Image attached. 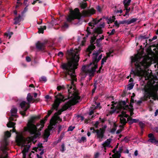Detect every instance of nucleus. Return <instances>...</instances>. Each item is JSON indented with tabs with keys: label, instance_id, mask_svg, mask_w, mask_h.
Here are the masks:
<instances>
[{
	"label": "nucleus",
	"instance_id": "nucleus-56",
	"mask_svg": "<svg viewBox=\"0 0 158 158\" xmlns=\"http://www.w3.org/2000/svg\"><path fill=\"white\" fill-rule=\"evenodd\" d=\"M62 88L61 86H58L57 87V89L58 90H60Z\"/></svg>",
	"mask_w": 158,
	"mask_h": 158
},
{
	"label": "nucleus",
	"instance_id": "nucleus-2",
	"mask_svg": "<svg viewBox=\"0 0 158 158\" xmlns=\"http://www.w3.org/2000/svg\"><path fill=\"white\" fill-rule=\"evenodd\" d=\"M79 51H69L68 53L70 59L67 63L63 64L62 66L65 73V77L68 80H71V85H68L67 88L69 93L68 98L69 102L64 105L61 110H59L55 114L57 116L60 114L63 111L66 110L71 106L75 105L80 99L78 94L74 89V82L76 81L77 78L75 74V70L77 68L79 59L78 52Z\"/></svg>",
	"mask_w": 158,
	"mask_h": 158
},
{
	"label": "nucleus",
	"instance_id": "nucleus-54",
	"mask_svg": "<svg viewBox=\"0 0 158 158\" xmlns=\"http://www.w3.org/2000/svg\"><path fill=\"white\" fill-rule=\"evenodd\" d=\"M138 151H135L134 152V155L135 156H137L138 155Z\"/></svg>",
	"mask_w": 158,
	"mask_h": 158
},
{
	"label": "nucleus",
	"instance_id": "nucleus-9",
	"mask_svg": "<svg viewBox=\"0 0 158 158\" xmlns=\"http://www.w3.org/2000/svg\"><path fill=\"white\" fill-rule=\"evenodd\" d=\"M55 97L56 99L55 100L54 103L52 105V109L48 111V116H49L52 113L54 109H57L58 106L60 103L61 101H65L66 98L64 99V97L60 94H59L58 95L56 96Z\"/></svg>",
	"mask_w": 158,
	"mask_h": 158
},
{
	"label": "nucleus",
	"instance_id": "nucleus-11",
	"mask_svg": "<svg viewBox=\"0 0 158 158\" xmlns=\"http://www.w3.org/2000/svg\"><path fill=\"white\" fill-rule=\"evenodd\" d=\"M11 134L8 131H6L5 134V139H4V143L3 145L2 146L1 148V150L3 152V153L6 155L5 157L3 158H6L7 154H6V151L8 150V148L6 146L8 145V143L6 139V138L9 137L10 136Z\"/></svg>",
	"mask_w": 158,
	"mask_h": 158
},
{
	"label": "nucleus",
	"instance_id": "nucleus-33",
	"mask_svg": "<svg viewBox=\"0 0 158 158\" xmlns=\"http://www.w3.org/2000/svg\"><path fill=\"white\" fill-rule=\"evenodd\" d=\"M123 11L122 10H115L114 11V13L116 14L119 13L121 14L123 13Z\"/></svg>",
	"mask_w": 158,
	"mask_h": 158
},
{
	"label": "nucleus",
	"instance_id": "nucleus-4",
	"mask_svg": "<svg viewBox=\"0 0 158 158\" xmlns=\"http://www.w3.org/2000/svg\"><path fill=\"white\" fill-rule=\"evenodd\" d=\"M134 100L132 98L129 106L128 104L127 105L125 101H121L118 103L116 102L114 104H112L110 113L111 114L115 111L117 113L120 112V114L118 115V118L121 123L123 124H125L127 121L130 124L137 123L138 121V119H132L128 117V114H126L127 112H129L131 116L133 114L132 106V104Z\"/></svg>",
	"mask_w": 158,
	"mask_h": 158
},
{
	"label": "nucleus",
	"instance_id": "nucleus-62",
	"mask_svg": "<svg viewBox=\"0 0 158 158\" xmlns=\"http://www.w3.org/2000/svg\"><path fill=\"white\" fill-rule=\"evenodd\" d=\"M49 98H50V97L48 95H46L45 97V98H46V99H49Z\"/></svg>",
	"mask_w": 158,
	"mask_h": 158
},
{
	"label": "nucleus",
	"instance_id": "nucleus-35",
	"mask_svg": "<svg viewBox=\"0 0 158 158\" xmlns=\"http://www.w3.org/2000/svg\"><path fill=\"white\" fill-rule=\"evenodd\" d=\"M113 52V51H110L109 52L107 53V56L106 57H110V56H112L113 55H111V54Z\"/></svg>",
	"mask_w": 158,
	"mask_h": 158
},
{
	"label": "nucleus",
	"instance_id": "nucleus-14",
	"mask_svg": "<svg viewBox=\"0 0 158 158\" xmlns=\"http://www.w3.org/2000/svg\"><path fill=\"white\" fill-rule=\"evenodd\" d=\"M148 137L150 139L148 141L152 143L156 144L158 143V140H157L154 135L152 133H150L148 135Z\"/></svg>",
	"mask_w": 158,
	"mask_h": 158
},
{
	"label": "nucleus",
	"instance_id": "nucleus-6",
	"mask_svg": "<svg viewBox=\"0 0 158 158\" xmlns=\"http://www.w3.org/2000/svg\"><path fill=\"white\" fill-rule=\"evenodd\" d=\"M104 25V23H103L100 25V27H98L95 29V33L94 35V37L91 38V45L87 49V51L89 52L88 56H89V54L95 48V46L94 45L95 40L97 39L96 42L98 43L99 40H102L104 39V36L102 35V37L97 39V37H98V36L97 34H99L102 33V31L101 28L103 27Z\"/></svg>",
	"mask_w": 158,
	"mask_h": 158
},
{
	"label": "nucleus",
	"instance_id": "nucleus-20",
	"mask_svg": "<svg viewBox=\"0 0 158 158\" xmlns=\"http://www.w3.org/2000/svg\"><path fill=\"white\" fill-rule=\"evenodd\" d=\"M111 139H107L105 142L102 145L103 147H110V144L111 142Z\"/></svg>",
	"mask_w": 158,
	"mask_h": 158
},
{
	"label": "nucleus",
	"instance_id": "nucleus-50",
	"mask_svg": "<svg viewBox=\"0 0 158 158\" xmlns=\"http://www.w3.org/2000/svg\"><path fill=\"white\" fill-rule=\"evenodd\" d=\"M86 138L85 137H82L81 139V141H86Z\"/></svg>",
	"mask_w": 158,
	"mask_h": 158
},
{
	"label": "nucleus",
	"instance_id": "nucleus-12",
	"mask_svg": "<svg viewBox=\"0 0 158 158\" xmlns=\"http://www.w3.org/2000/svg\"><path fill=\"white\" fill-rule=\"evenodd\" d=\"M20 106L23 110L20 111V113L23 116H24L25 114V112L30 107V104L25 101H23L20 104Z\"/></svg>",
	"mask_w": 158,
	"mask_h": 158
},
{
	"label": "nucleus",
	"instance_id": "nucleus-8",
	"mask_svg": "<svg viewBox=\"0 0 158 158\" xmlns=\"http://www.w3.org/2000/svg\"><path fill=\"white\" fill-rule=\"evenodd\" d=\"M17 108L15 107H12L10 110V113L9 115H10V117L9 118V119L10 120L7 124V126L8 127H13V129L12 130V131L13 132H15V128L13 127L15 124L13 122H12L10 121L15 120V119L16 118L18 117L17 115Z\"/></svg>",
	"mask_w": 158,
	"mask_h": 158
},
{
	"label": "nucleus",
	"instance_id": "nucleus-40",
	"mask_svg": "<svg viewBox=\"0 0 158 158\" xmlns=\"http://www.w3.org/2000/svg\"><path fill=\"white\" fill-rule=\"evenodd\" d=\"M61 151L62 152H63L65 150V147L64 145V144H62L61 145Z\"/></svg>",
	"mask_w": 158,
	"mask_h": 158
},
{
	"label": "nucleus",
	"instance_id": "nucleus-39",
	"mask_svg": "<svg viewBox=\"0 0 158 158\" xmlns=\"http://www.w3.org/2000/svg\"><path fill=\"white\" fill-rule=\"evenodd\" d=\"M118 143L117 144V145H116V146L115 147V148L112 151L114 153V154L116 153L115 152L116 151V150H117V148L118 147Z\"/></svg>",
	"mask_w": 158,
	"mask_h": 158
},
{
	"label": "nucleus",
	"instance_id": "nucleus-24",
	"mask_svg": "<svg viewBox=\"0 0 158 158\" xmlns=\"http://www.w3.org/2000/svg\"><path fill=\"white\" fill-rule=\"evenodd\" d=\"M13 34V33L12 32H8L5 33L4 34V36L6 38L8 37V38L9 39L10 38Z\"/></svg>",
	"mask_w": 158,
	"mask_h": 158
},
{
	"label": "nucleus",
	"instance_id": "nucleus-52",
	"mask_svg": "<svg viewBox=\"0 0 158 158\" xmlns=\"http://www.w3.org/2000/svg\"><path fill=\"white\" fill-rule=\"evenodd\" d=\"M17 5L16 6L15 8H16L19 6V5H21V3L20 2H17Z\"/></svg>",
	"mask_w": 158,
	"mask_h": 158
},
{
	"label": "nucleus",
	"instance_id": "nucleus-60",
	"mask_svg": "<svg viewBox=\"0 0 158 158\" xmlns=\"http://www.w3.org/2000/svg\"><path fill=\"white\" fill-rule=\"evenodd\" d=\"M155 131L157 132H158V127H156L155 128Z\"/></svg>",
	"mask_w": 158,
	"mask_h": 158
},
{
	"label": "nucleus",
	"instance_id": "nucleus-26",
	"mask_svg": "<svg viewBox=\"0 0 158 158\" xmlns=\"http://www.w3.org/2000/svg\"><path fill=\"white\" fill-rule=\"evenodd\" d=\"M46 28V26H44L43 27H41L39 29V31L38 32L39 33H44V30H45Z\"/></svg>",
	"mask_w": 158,
	"mask_h": 158
},
{
	"label": "nucleus",
	"instance_id": "nucleus-44",
	"mask_svg": "<svg viewBox=\"0 0 158 158\" xmlns=\"http://www.w3.org/2000/svg\"><path fill=\"white\" fill-rule=\"evenodd\" d=\"M99 156V154L98 152L94 154V158H98Z\"/></svg>",
	"mask_w": 158,
	"mask_h": 158
},
{
	"label": "nucleus",
	"instance_id": "nucleus-38",
	"mask_svg": "<svg viewBox=\"0 0 158 158\" xmlns=\"http://www.w3.org/2000/svg\"><path fill=\"white\" fill-rule=\"evenodd\" d=\"M37 1H38L39 3H42V2L40 1V0H35L33 1V2L32 3V4L33 5L35 4Z\"/></svg>",
	"mask_w": 158,
	"mask_h": 158
},
{
	"label": "nucleus",
	"instance_id": "nucleus-36",
	"mask_svg": "<svg viewBox=\"0 0 158 158\" xmlns=\"http://www.w3.org/2000/svg\"><path fill=\"white\" fill-rule=\"evenodd\" d=\"M68 27V24H67L66 23H65L64 24V25L62 26V29L64 30L65 28H67Z\"/></svg>",
	"mask_w": 158,
	"mask_h": 158
},
{
	"label": "nucleus",
	"instance_id": "nucleus-57",
	"mask_svg": "<svg viewBox=\"0 0 158 158\" xmlns=\"http://www.w3.org/2000/svg\"><path fill=\"white\" fill-rule=\"evenodd\" d=\"M158 113V110H156V112L155 113V116H156Z\"/></svg>",
	"mask_w": 158,
	"mask_h": 158
},
{
	"label": "nucleus",
	"instance_id": "nucleus-15",
	"mask_svg": "<svg viewBox=\"0 0 158 158\" xmlns=\"http://www.w3.org/2000/svg\"><path fill=\"white\" fill-rule=\"evenodd\" d=\"M96 132L99 141H102V139L103 137V134L104 133V130L100 129L99 130H96Z\"/></svg>",
	"mask_w": 158,
	"mask_h": 158
},
{
	"label": "nucleus",
	"instance_id": "nucleus-25",
	"mask_svg": "<svg viewBox=\"0 0 158 158\" xmlns=\"http://www.w3.org/2000/svg\"><path fill=\"white\" fill-rule=\"evenodd\" d=\"M107 57H104L102 59V63H101L102 66L100 67V68H99V70L98 71V72H100V69H101L102 65L103 64H104V63L106 62V60L107 59Z\"/></svg>",
	"mask_w": 158,
	"mask_h": 158
},
{
	"label": "nucleus",
	"instance_id": "nucleus-59",
	"mask_svg": "<svg viewBox=\"0 0 158 158\" xmlns=\"http://www.w3.org/2000/svg\"><path fill=\"white\" fill-rule=\"evenodd\" d=\"M93 113H94L93 111V110H92L91 111H90V112H89V115H91Z\"/></svg>",
	"mask_w": 158,
	"mask_h": 158
},
{
	"label": "nucleus",
	"instance_id": "nucleus-47",
	"mask_svg": "<svg viewBox=\"0 0 158 158\" xmlns=\"http://www.w3.org/2000/svg\"><path fill=\"white\" fill-rule=\"evenodd\" d=\"M98 124H99V122L98 121H97L95 122V123L94 124V125L96 128H97L98 127Z\"/></svg>",
	"mask_w": 158,
	"mask_h": 158
},
{
	"label": "nucleus",
	"instance_id": "nucleus-28",
	"mask_svg": "<svg viewBox=\"0 0 158 158\" xmlns=\"http://www.w3.org/2000/svg\"><path fill=\"white\" fill-rule=\"evenodd\" d=\"M131 0H124V6H128L131 2Z\"/></svg>",
	"mask_w": 158,
	"mask_h": 158
},
{
	"label": "nucleus",
	"instance_id": "nucleus-48",
	"mask_svg": "<svg viewBox=\"0 0 158 158\" xmlns=\"http://www.w3.org/2000/svg\"><path fill=\"white\" fill-rule=\"evenodd\" d=\"M94 88L92 90V93H93L94 92L96 88V84H94Z\"/></svg>",
	"mask_w": 158,
	"mask_h": 158
},
{
	"label": "nucleus",
	"instance_id": "nucleus-43",
	"mask_svg": "<svg viewBox=\"0 0 158 158\" xmlns=\"http://www.w3.org/2000/svg\"><path fill=\"white\" fill-rule=\"evenodd\" d=\"M86 31L87 32V36L88 37V35L90 34V32L89 31V27H87Z\"/></svg>",
	"mask_w": 158,
	"mask_h": 158
},
{
	"label": "nucleus",
	"instance_id": "nucleus-29",
	"mask_svg": "<svg viewBox=\"0 0 158 158\" xmlns=\"http://www.w3.org/2000/svg\"><path fill=\"white\" fill-rule=\"evenodd\" d=\"M100 104L99 103H96V102L95 103V104H94L92 105L93 106L92 107L93 109H95L98 108Z\"/></svg>",
	"mask_w": 158,
	"mask_h": 158
},
{
	"label": "nucleus",
	"instance_id": "nucleus-21",
	"mask_svg": "<svg viewBox=\"0 0 158 158\" xmlns=\"http://www.w3.org/2000/svg\"><path fill=\"white\" fill-rule=\"evenodd\" d=\"M27 98L28 101V103L29 104L31 102H33L34 101V99L32 98V97L31 95V94L30 93L28 94Z\"/></svg>",
	"mask_w": 158,
	"mask_h": 158
},
{
	"label": "nucleus",
	"instance_id": "nucleus-42",
	"mask_svg": "<svg viewBox=\"0 0 158 158\" xmlns=\"http://www.w3.org/2000/svg\"><path fill=\"white\" fill-rule=\"evenodd\" d=\"M139 124L140 126L142 128L144 126V124L142 122H139Z\"/></svg>",
	"mask_w": 158,
	"mask_h": 158
},
{
	"label": "nucleus",
	"instance_id": "nucleus-41",
	"mask_svg": "<svg viewBox=\"0 0 158 158\" xmlns=\"http://www.w3.org/2000/svg\"><path fill=\"white\" fill-rule=\"evenodd\" d=\"M74 128H75L74 127L70 126L69 128L68 131H72L73 130V129Z\"/></svg>",
	"mask_w": 158,
	"mask_h": 158
},
{
	"label": "nucleus",
	"instance_id": "nucleus-45",
	"mask_svg": "<svg viewBox=\"0 0 158 158\" xmlns=\"http://www.w3.org/2000/svg\"><path fill=\"white\" fill-rule=\"evenodd\" d=\"M114 24L115 26L118 28L119 25V23H118L117 21H116L114 22Z\"/></svg>",
	"mask_w": 158,
	"mask_h": 158
},
{
	"label": "nucleus",
	"instance_id": "nucleus-46",
	"mask_svg": "<svg viewBox=\"0 0 158 158\" xmlns=\"http://www.w3.org/2000/svg\"><path fill=\"white\" fill-rule=\"evenodd\" d=\"M26 60L27 62H29L31 61V59L29 56H27L26 57Z\"/></svg>",
	"mask_w": 158,
	"mask_h": 158
},
{
	"label": "nucleus",
	"instance_id": "nucleus-53",
	"mask_svg": "<svg viewBox=\"0 0 158 158\" xmlns=\"http://www.w3.org/2000/svg\"><path fill=\"white\" fill-rule=\"evenodd\" d=\"M63 53L62 52H60L58 54V56H63Z\"/></svg>",
	"mask_w": 158,
	"mask_h": 158
},
{
	"label": "nucleus",
	"instance_id": "nucleus-18",
	"mask_svg": "<svg viewBox=\"0 0 158 158\" xmlns=\"http://www.w3.org/2000/svg\"><path fill=\"white\" fill-rule=\"evenodd\" d=\"M136 20V19L133 18L131 19H128L127 20L123 21L122 23L123 24L125 23L128 24H129L135 22Z\"/></svg>",
	"mask_w": 158,
	"mask_h": 158
},
{
	"label": "nucleus",
	"instance_id": "nucleus-61",
	"mask_svg": "<svg viewBox=\"0 0 158 158\" xmlns=\"http://www.w3.org/2000/svg\"><path fill=\"white\" fill-rule=\"evenodd\" d=\"M37 93H34V97H35V98H36L37 96Z\"/></svg>",
	"mask_w": 158,
	"mask_h": 158
},
{
	"label": "nucleus",
	"instance_id": "nucleus-51",
	"mask_svg": "<svg viewBox=\"0 0 158 158\" xmlns=\"http://www.w3.org/2000/svg\"><path fill=\"white\" fill-rule=\"evenodd\" d=\"M133 88V85H129L128 86V89L129 90H131V89H132Z\"/></svg>",
	"mask_w": 158,
	"mask_h": 158
},
{
	"label": "nucleus",
	"instance_id": "nucleus-16",
	"mask_svg": "<svg viewBox=\"0 0 158 158\" xmlns=\"http://www.w3.org/2000/svg\"><path fill=\"white\" fill-rule=\"evenodd\" d=\"M123 150L122 147L119 148V150L118 152H116L113 155L112 157H110V158H120V153Z\"/></svg>",
	"mask_w": 158,
	"mask_h": 158
},
{
	"label": "nucleus",
	"instance_id": "nucleus-49",
	"mask_svg": "<svg viewBox=\"0 0 158 158\" xmlns=\"http://www.w3.org/2000/svg\"><path fill=\"white\" fill-rule=\"evenodd\" d=\"M97 10L99 12H101L102 10V9L99 6H98L97 7Z\"/></svg>",
	"mask_w": 158,
	"mask_h": 158
},
{
	"label": "nucleus",
	"instance_id": "nucleus-1",
	"mask_svg": "<svg viewBox=\"0 0 158 158\" xmlns=\"http://www.w3.org/2000/svg\"><path fill=\"white\" fill-rule=\"evenodd\" d=\"M142 57V54L138 53L134 57H131V63H135L136 69L135 71L132 70L131 74H133L144 78L145 80H149L143 88L145 92L144 97L137 102L139 105L143 101L146 100L150 98L153 100H158V94L157 93L158 90V82L155 84L156 80L153 76L151 70L148 69L152 62L156 63L158 65V53L154 56L148 55Z\"/></svg>",
	"mask_w": 158,
	"mask_h": 158
},
{
	"label": "nucleus",
	"instance_id": "nucleus-63",
	"mask_svg": "<svg viewBox=\"0 0 158 158\" xmlns=\"http://www.w3.org/2000/svg\"><path fill=\"white\" fill-rule=\"evenodd\" d=\"M79 117L81 118V120H83L84 119V118L82 116Z\"/></svg>",
	"mask_w": 158,
	"mask_h": 158
},
{
	"label": "nucleus",
	"instance_id": "nucleus-58",
	"mask_svg": "<svg viewBox=\"0 0 158 158\" xmlns=\"http://www.w3.org/2000/svg\"><path fill=\"white\" fill-rule=\"evenodd\" d=\"M27 10V7H25L24 10H23V13H25V12H26Z\"/></svg>",
	"mask_w": 158,
	"mask_h": 158
},
{
	"label": "nucleus",
	"instance_id": "nucleus-5",
	"mask_svg": "<svg viewBox=\"0 0 158 158\" xmlns=\"http://www.w3.org/2000/svg\"><path fill=\"white\" fill-rule=\"evenodd\" d=\"M101 51L99 50L95 51L93 54L92 62L89 65L84 66L82 68V72L81 74H88L90 76H93L97 67V63L101 60L102 57V55H100L98 56Z\"/></svg>",
	"mask_w": 158,
	"mask_h": 158
},
{
	"label": "nucleus",
	"instance_id": "nucleus-34",
	"mask_svg": "<svg viewBox=\"0 0 158 158\" xmlns=\"http://www.w3.org/2000/svg\"><path fill=\"white\" fill-rule=\"evenodd\" d=\"M33 149L35 151H40L41 150V147H35Z\"/></svg>",
	"mask_w": 158,
	"mask_h": 158
},
{
	"label": "nucleus",
	"instance_id": "nucleus-23",
	"mask_svg": "<svg viewBox=\"0 0 158 158\" xmlns=\"http://www.w3.org/2000/svg\"><path fill=\"white\" fill-rule=\"evenodd\" d=\"M20 18L21 17L19 15L18 17L15 18L14 19V24H16L19 23L21 21Z\"/></svg>",
	"mask_w": 158,
	"mask_h": 158
},
{
	"label": "nucleus",
	"instance_id": "nucleus-22",
	"mask_svg": "<svg viewBox=\"0 0 158 158\" xmlns=\"http://www.w3.org/2000/svg\"><path fill=\"white\" fill-rule=\"evenodd\" d=\"M125 10H126L125 14L123 15L124 16H125L126 15H127V17L129 16V12L130 10V8H128V6H125Z\"/></svg>",
	"mask_w": 158,
	"mask_h": 158
},
{
	"label": "nucleus",
	"instance_id": "nucleus-13",
	"mask_svg": "<svg viewBox=\"0 0 158 158\" xmlns=\"http://www.w3.org/2000/svg\"><path fill=\"white\" fill-rule=\"evenodd\" d=\"M95 13V10L91 9L87 10H84L82 12L83 15L85 16H88Z\"/></svg>",
	"mask_w": 158,
	"mask_h": 158
},
{
	"label": "nucleus",
	"instance_id": "nucleus-30",
	"mask_svg": "<svg viewBox=\"0 0 158 158\" xmlns=\"http://www.w3.org/2000/svg\"><path fill=\"white\" fill-rule=\"evenodd\" d=\"M115 19V16H113L111 18H110L109 22L108 23H109L114 22Z\"/></svg>",
	"mask_w": 158,
	"mask_h": 158
},
{
	"label": "nucleus",
	"instance_id": "nucleus-32",
	"mask_svg": "<svg viewBox=\"0 0 158 158\" xmlns=\"http://www.w3.org/2000/svg\"><path fill=\"white\" fill-rule=\"evenodd\" d=\"M40 81H46V78L44 77H42L40 79Z\"/></svg>",
	"mask_w": 158,
	"mask_h": 158
},
{
	"label": "nucleus",
	"instance_id": "nucleus-55",
	"mask_svg": "<svg viewBox=\"0 0 158 158\" xmlns=\"http://www.w3.org/2000/svg\"><path fill=\"white\" fill-rule=\"evenodd\" d=\"M90 130L91 131H92V132H95V130L94 129V128L93 127H91L90 128Z\"/></svg>",
	"mask_w": 158,
	"mask_h": 158
},
{
	"label": "nucleus",
	"instance_id": "nucleus-3",
	"mask_svg": "<svg viewBox=\"0 0 158 158\" xmlns=\"http://www.w3.org/2000/svg\"><path fill=\"white\" fill-rule=\"evenodd\" d=\"M39 118V116H34L31 118L28 121L27 126L25 127L24 131H28L31 134L33 135V136L29 137L27 138H24L22 134L17 133L16 141L18 145L21 146L23 154V158H26V153L27 152L30 148L31 144V142L33 141L34 138L40 135L39 131L38 132L37 129L40 131L44 127V120H42L39 124H38L36 126L35 125V122L36 119Z\"/></svg>",
	"mask_w": 158,
	"mask_h": 158
},
{
	"label": "nucleus",
	"instance_id": "nucleus-10",
	"mask_svg": "<svg viewBox=\"0 0 158 158\" xmlns=\"http://www.w3.org/2000/svg\"><path fill=\"white\" fill-rule=\"evenodd\" d=\"M81 15L79 12V10L76 8L74 11L71 10L70 15L67 18V20L69 22H71L75 19H79L80 18Z\"/></svg>",
	"mask_w": 158,
	"mask_h": 158
},
{
	"label": "nucleus",
	"instance_id": "nucleus-31",
	"mask_svg": "<svg viewBox=\"0 0 158 158\" xmlns=\"http://www.w3.org/2000/svg\"><path fill=\"white\" fill-rule=\"evenodd\" d=\"M116 127L117 125L115 123H114V127L112 129L111 131V132H114L116 130Z\"/></svg>",
	"mask_w": 158,
	"mask_h": 158
},
{
	"label": "nucleus",
	"instance_id": "nucleus-64",
	"mask_svg": "<svg viewBox=\"0 0 158 158\" xmlns=\"http://www.w3.org/2000/svg\"><path fill=\"white\" fill-rule=\"evenodd\" d=\"M15 14L17 15V12L16 10H15L14 12Z\"/></svg>",
	"mask_w": 158,
	"mask_h": 158
},
{
	"label": "nucleus",
	"instance_id": "nucleus-37",
	"mask_svg": "<svg viewBox=\"0 0 158 158\" xmlns=\"http://www.w3.org/2000/svg\"><path fill=\"white\" fill-rule=\"evenodd\" d=\"M115 31V30L114 29H113L112 30V31H111V32H108V33L110 35H113L114 34V33Z\"/></svg>",
	"mask_w": 158,
	"mask_h": 158
},
{
	"label": "nucleus",
	"instance_id": "nucleus-19",
	"mask_svg": "<svg viewBox=\"0 0 158 158\" xmlns=\"http://www.w3.org/2000/svg\"><path fill=\"white\" fill-rule=\"evenodd\" d=\"M100 20H98L96 19H94L92 22L89 23V25L92 27V28L94 26V25H96L100 21Z\"/></svg>",
	"mask_w": 158,
	"mask_h": 158
},
{
	"label": "nucleus",
	"instance_id": "nucleus-27",
	"mask_svg": "<svg viewBox=\"0 0 158 158\" xmlns=\"http://www.w3.org/2000/svg\"><path fill=\"white\" fill-rule=\"evenodd\" d=\"M80 6L81 8L82 9L85 8L87 6L86 3L85 2V1L84 2H82L80 3Z\"/></svg>",
	"mask_w": 158,
	"mask_h": 158
},
{
	"label": "nucleus",
	"instance_id": "nucleus-17",
	"mask_svg": "<svg viewBox=\"0 0 158 158\" xmlns=\"http://www.w3.org/2000/svg\"><path fill=\"white\" fill-rule=\"evenodd\" d=\"M36 48L40 50H42L44 49V44L41 43L40 42H38L36 44Z\"/></svg>",
	"mask_w": 158,
	"mask_h": 158
},
{
	"label": "nucleus",
	"instance_id": "nucleus-7",
	"mask_svg": "<svg viewBox=\"0 0 158 158\" xmlns=\"http://www.w3.org/2000/svg\"><path fill=\"white\" fill-rule=\"evenodd\" d=\"M61 119L60 118L57 114H55L50 122V125L48 126V129H46L44 132V136L45 138H47L50 135L49 131L52 129L53 126H55L56 123V122L61 121Z\"/></svg>",
	"mask_w": 158,
	"mask_h": 158
}]
</instances>
